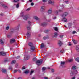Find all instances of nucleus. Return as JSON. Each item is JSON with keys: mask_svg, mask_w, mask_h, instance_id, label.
<instances>
[{"mask_svg": "<svg viewBox=\"0 0 79 79\" xmlns=\"http://www.w3.org/2000/svg\"><path fill=\"white\" fill-rule=\"evenodd\" d=\"M42 61H43L42 60H37L36 62V64H37V65H38V66H39L41 64H42Z\"/></svg>", "mask_w": 79, "mask_h": 79, "instance_id": "nucleus-2", "label": "nucleus"}, {"mask_svg": "<svg viewBox=\"0 0 79 79\" xmlns=\"http://www.w3.org/2000/svg\"><path fill=\"white\" fill-rule=\"evenodd\" d=\"M30 56H25V60H27L29 59Z\"/></svg>", "mask_w": 79, "mask_h": 79, "instance_id": "nucleus-10", "label": "nucleus"}, {"mask_svg": "<svg viewBox=\"0 0 79 79\" xmlns=\"http://www.w3.org/2000/svg\"><path fill=\"white\" fill-rule=\"evenodd\" d=\"M54 1H52L51 0H50L48 2V4H52L53 5L54 4Z\"/></svg>", "mask_w": 79, "mask_h": 79, "instance_id": "nucleus-8", "label": "nucleus"}, {"mask_svg": "<svg viewBox=\"0 0 79 79\" xmlns=\"http://www.w3.org/2000/svg\"><path fill=\"white\" fill-rule=\"evenodd\" d=\"M54 29V30L55 31H58V28H57L56 27H55Z\"/></svg>", "mask_w": 79, "mask_h": 79, "instance_id": "nucleus-39", "label": "nucleus"}, {"mask_svg": "<svg viewBox=\"0 0 79 79\" xmlns=\"http://www.w3.org/2000/svg\"><path fill=\"white\" fill-rule=\"evenodd\" d=\"M52 8H50L49 9L48 11V14H51L52 12Z\"/></svg>", "mask_w": 79, "mask_h": 79, "instance_id": "nucleus-9", "label": "nucleus"}, {"mask_svg": "<svg viewBox=\"0 0 79 79\" xmlns=\"http://www.w3.org/2000/svg\"><path fill=\"white\" fill-rule=\"evenodd\" d=\"M28 24H29V26H31V22L29 21H28Z\"/></svg>", "mask_w": 79, "mask_h": 79, "instance_id": "nucleus-40", "label": "nucleus"}, {"mask_svg": "<svg viewBox=\"0 0 79 79\" xmlns=\"http://www.w3.org/2000/svg\"><path fill=\"white\" fill-rule=\"evenodd\" d=\"M73 61V59H70L69 60V62H72Z\"/></svg>", "mask_w": 79, "mask_h": 79, "instance_id": "nucleus-45", "label": "nucleus"}, {"mask_svg": "<svg viewBox=\"0 0 79 79\" xmlns=\"http://www.w3.org/2000/svg\"><path fill=\"white\" fill-rule=\"evenodd\" d=\"M76 79V77L74 76V77H73L71 79Z\"/></svg>", "mask_w": 79, "mask_h": 79, "instance_id": "nucleus-58", "label": "nucleus"}, {"mask_svg": "<svg viewBox=\"0 0 79 79\" xmlns=\"http://www.w3.org/2000/svg\"><path fill=\"white\" fill-rule=\"evenodd\" d=\"M27 28L28 30H31V27L30 26V25H28L27 26Z\"/></svg>", "mask_w": 79, "mask_h": 79, "instance_id": "nucleus-19", "label": "nucleus"}, {"mask_svg": "<svg viewBox=\"0 0 79 79\" xmlns=\"http://www.w3.org/2000/svg\"><path fill=\"white\" fill-rule=\"evenodd\" d=\"M31 6H33V5H34V3H31Z\"/></svg>", "mask_w": 79, "mask_h": 79, "instance_id": "nucleus-63", "label": "nucleus"}, {"mask_svg": "<svg viewBox=\"0 0 79 79\" xmlns=\"http://www.w3.org/2000/svg\"><path fill=\"white\" fill-rule=\"evenodd\" d=\"M15 63H16V61L13 60L12 61V62L11 63V64H15Z\"/></svg>", "mask_w": 79, "mask_h": 79, "instance_id": "nucleus-26", "label": "nucleus"}, {"mask_svg": "<svg viewBox=\"0 0 79 79\" xmlns=\"http://www.w3.org/2000/svg\"><path fill=\"white\" fill-rule=\"evenodd\" d=\"M18 79H22V78L21 77H19Z\"/></svg>", "mask_w": 79, "mask_h": 79, "instance_id": "nucleus-64", "label": "nucleus"}, {"mask_svg": "<svg viewBox=\"0 0 79 79\" xmlns=\"http://www.w3.org/2000/svg\"><path fill=\"white\" fill-rule=\"evenodd\" d=\"M76 31H73L72 34H76Z\"/></svg>", "mask_w": 79, "mask_h": 79, "instance_id": "nucleus-50", "label": "nucleus"}, {"mask_svg": "<svg viewBox=\"0 0 79 79\" xmlns=\"http://www.w3.org/2000/svg\"><path fill=\"white\" fill-rule=\"evenodd\" d=\"M31 10V8H28V9H27L26 10V11H29V10Z\"/></svg>", "mask_w": 79, "mask_h": 79, "instance_id": "nucleus-43", "label": "nucleus"}, {"mask_svg": "<svg viewBox=\"0 0 79 79\" xmlns=\"http://www.w3.org/2000/svg\"><path fill=\"white\" fill-rule=\"evenodd\" d=\"M44 79H48V78L47 77H44Z\"/></svg>", "mask_w": 79, "mask_h": 79, "instance_id": "nucleus-62", "label": "nucleus"}, {"mask_svg": "<svg viewBox=\"0 0 79 79\" xmlns=\"http://www.w3.org/2000/svg\"><path fill=\"white\" fill-rule=\"evenodd\" d=\"M65 62H61V66H62L63 68L65 67Z\"/></svg>", "mask_w": 79, "mask_h": 79, "instance_id": "nucleus-4", "label": "nucleus"}, {"mask_svg": "<svg viewBox=\"0 0 79 79\" xmlns=\"http://www.w3.org/2000/svg\"><path fill=\"white\" fill-rule=\"evenodd\" d=\"M49 39V37L48 36H44L43 37V40H45L46 39Z\"/></svg>", "mask_w": 79, "mask_h": 79, "instance_id": "nucleus-17", "label": "nucleus"}, {"mask_svg": "<svg viewBox=\"0 0 79 79\" xmlns=\"http://www.w3.org/2000/svg\"><path fill=\"white\" fill-rule=\"evenodd\" d=\"M47 25V23L45 22L42 23L40 24L41 26H45Z\"/></svg>", "mask_w": 79, "mask_h": 79, "instance_id": "nucleus-5", "label": "nucleus"}, {"mask_svg": "<svg viewBox=\"0 0 79 79\" xmlns=\"http://www.w3.org/2000/svg\"><path fill=\"white\" fill-rule=\"evenodd\" d=\"M33 73H34V71H31L30 72V75H32V74Z\"/></svg>", "mask_w": 79, "mask_h": 79, "instance_id": "nucleus-48", "label": "nucleus"}, {"mask_svg": "<svg viewBox=\"0 0 79 79\" xmlns=\"http://www.w3.org/2000/svg\"><path fill=\"white\" fill-rule=\"evenodd\" d=\"M8 38H10L11 37V34H8L7 35Z\"/></svg>", "mask_w": 79, "mask_h": 79, "instance_id": "nucleus-28", "label": "nucleus"}, {"mask_svg": "<svg viewBox=\"0 0 79 79\" xmlns=\"http://www.w3.org/2000/svg\"><path fill=\"white\" fill-rule=\"evenodd\" d=\"M65 52V50H63L60 51V53H64Z\"/></svg>", "mask_w": 79, "mask_h": 79, "instance_id": "nucleus-32", "label": "nucleus"}, {"mask_svg": "<svg viewBox=\"0 0 79 79\" xmlns=\"http://www.w3.org/2000/svg\"><path fill=\"white\" fill-rule=\"evenodd\" d=\"M34 19H35L36 20H39L40 19V18H39V17H37V16H34L33 17Z\"/></svg>", "mask_w": 79, "mask_h": 79, "instance_id": "nucleus-11", "label": "nucleus"}, {"mask_svg": "<svg viewBox=\"0 0 79 79\" xmlns=\"http://www.w3.org/2000/svg\"><path fill=\"white\" fill-rule=\"evenodd\" d=\"M74 71H72L71 73H70V74L71 76H73V75H74Z\"/></svg>", "mask_w": 79, "mask_h": 79, "instance_id": "nucleus-33", "label": "nucleus"}, {"mask_svg": "<svg viewBox=\"0 0 79 79\" xmlns=\"http://www.w3.org/2000/svg\"><path fill=\"white\" fill-rule=\"evenodd\" d=\"M51 71L52 72H54V69H51Z\"/></svg>", "mask_w": 79, "mask_h": 79, "instance_id": "nucleus-54", "label": "nucleus"}, {"mask_svg": "<svg viewBox=\"0 0 79 79\" xmlns=\"http://www.w3.org/2000/svg\"><path fill=\"white\" fill-rule=\"evenodd\" d=\"M32 0H29L28 1H27V3H29V2H32Z\"/></svg>", "mask_w": 79, "mask_h": 79, "instance_id": "nucleus-44", "label": "nucleus"}, {"mask_svg": "<svg viewBox=\"0 0 79 79\" xmlns=\"http://www.w3.org/2000/svg\"><path fill=\"white\" fill-rule=\"evenodd\" d=\"M27 36V37H29L31 36V33L30 32H28L26 34Z\"/></svg>", "mask_w": 79, "mask_h": 79, "instance_id": "nucleus-15", "label": "nucleus"}, {"mask_svg": "<svg viewBox=\"0 0 79 79\" xmlns=\"http://www.w3.org/2000/svg\"><path fill=\"white\" fill-rule=\"evenodd\" d=\"M76 50L77 52H79V48L77 47V46H76Z\"/></svg>", "mask_w": 79, "mask_h": 79, "instance_id": "nucleus-27", "label": "nucleus"}, {"mask_svg": "<svg viewBox=\"0 0 79 79\" xmlns=\"http://www.w3.org/2000/svg\"><path fill=\"white\" fill-rule=\"evenodd\" d=\"M6 52H0V55H6Z\"/></svg>", "mask_w": 79, "mask_h": 79, "instance_id": "nucleus-7", "label": "nucleus"}, {"mask_svg": "<svg viewBox=\"0 0 79 79\" xmlns=\"http://www.w3.org/2000/svg\"><path fill=\"white\" fill-rule=\"evenodd\" d=\"M58 44L60 46H61V45H62V42H61L60 41H59L58 42Z\"/></svg>", "mask_w": 79, "mask_h": 79, "instance_id": "nucleus-31", "label": "nucleus"}, {"mask_svg": "<svg viewBox=\"0 0 79 79\" xmlns=\"http://www.w3.org/2000/svg\"><path fill=\"white\" fill-rule=\"evenodd\" d=\"M28 45L30 47H32L33 46V44L31 42H29L28 44Z\"/></svg>", "mask_w": 79, "mask_h": 79, "instance_id": "nucleus-16", "label": "nucleus"}, {"mask_svg": "<svg viewBox=\"0 0 79 79\" xmlns=\"http://www.w3.org/2000/svg\"><path fill=\"white\" fill-rule=\"evenodd\" d=\"M20 58V56H17L16 57L17 59H18V58Z\"/></svg>", "mask_w": 79, "mask_h": 79, "instance_id": "nucleus-61", "label": "nucleus"}, {"mask_svg": "<svg viewBox=\"0 0 79 79\" xmlns=\"http://www.w3.org/2000/svg\"><path fill=\"white\" fill-rule=\"evenodd\" d=\"M53 19H56V17H54L53 18Z\"/></svg>", "mask_w": 79, "mask_h": 79, "instance_id": "nucleus-59", "label": "nucleus"}, {"mask_svg": "<svg viewBox=\"0 0 79 79\" xmlns=\"http://www.w3.org/2000/svg\"><path fill=\"white\" fill-rule=\"evenodd\" d=\"M15 42V39H11L10 40V43L12 44V43H14Z\"/></svg>", "mask_w": 79, "mask_h": 79, "instance_id": "nucleus-21", "label": "nucleus"}, {"mask_svg": "<svg viewBox=\"0 0 79 79\" xmlns=\"http://www.w3.org/2000/svg\"><path fill=\"white\" fill-rule=\"evenodd\" d=\"M46 32H49V31H50V30H45V31Z\"/></svg>", "mask_w": 79, "mask_h": 79, "instance_id": "nucleus-60", "label": "nucleus"}, {"mask_svg": "<svg viewBox=\"0 0 79 79\" xmlns=\"http://www.w3.org/2000/svg\"><path fill=\"white\" fill-rule=\"evenodd\" d=\"M75 61L77 62H79V58H77L75 59Z\"/></svg>", "mask_w": 79, "mask_h": 79, "instance_id": "nucleus-30", "label": "nucleus"}, {"mask_svg": "<svg viewBox=\"0 0 79 79\" xmlns=\"http://www.w3.org/2000/svg\"><path fill=\"white\" fill-rule=\"evenodd\" d=\"M44 47H45V45H44V43H42V44L41 45L40 48H44Z\"/></svg>", "mask_w": 79, "mask_h": 79, "instance_id": "nucleus-20", "label": "nucleus"}, {"mask_svg": "<svg viewBox=\"0 0 79 79\" xmlns=\"http://www.w3.org/2000/svg\"><path fill=\"white\" fill-rule=\"evenodd\" d=\"M2 71L3 73H7V71L6 69H2Z\"/></svg>", "mask_w": 79, "mask_h": 79, "instance_id": "nucleus-14", "label": "nucleus"}, {"mask_svg": "<svg viewBox=\"0 0 79 79\" xmlns=\"http://www.w3.org/2000/svg\"><path fill=\"white\" fill-rule=\"evenodd\" d=\"M48 0H42L43 2H47Z\"/></svg>", "mask_w": 79, "mask_h": 79, "instance_id": "nucleus-49", "label": "nucleus"}, {"mask_svg": "<svg viewBox=\"0 0 79 79\" xmlns=\"http://www.w3.org/2000/svg\"><path fill=\"white\" fill-rule=\"evenodd\" d=\"M74 44H77V42L76 41H75L74 42H73Z\"/></svg>", "mask_w": 79, "mask_h": 79, "instance_id": "nucleus-55", "label": "nucleus"}, {"mask_svg": "<svg viewBox=\"0 0 79 79\" xmlns=\"http://www.w3.org/2000/svg\"><path fill=\"white\" fill-rule=\"evenodd\" d=\"M62 22H64V23H66L68 22V20L65 17H62Z\"/></svg>", "mask_w": 79, "mask_h": 79, "instance_id": "nucleus-3", "label": "nucleus"}, {"mask_svg": "<svg viewBox=\"0 0 79 79\" xmlns=\"http://www.w3.org/2000/svg\"><path fill=\"white\" fill-rule=\"evenodd\" d=\"M68 15V13L67 12H65L62 15V17H65V16H67Z\"/></svg>", "mask_w": 79, "mask_h": 79, "instance_id": "nucleus-6", "label": "nucleus"}, {"mask_svg": "<svg viewBox=\"0 0 79 79\" xmlns=\"http://www.w3.org/2000/svg\"><path fill=\"white\" fill-rule=\"evenodd\" d=\"M2 6L4 8H8V7L6 5L4 4H2Z\"/></svg>", "mask_w": 79, "mask_h": 79, "instance_id": "nucleus-24", "label": "nucleus"}, {"mask_svg": "<svg viewBox=\"0 0 79 79\" xmlns=\"http://www.w3.org/2000/svg\"><path fill=\"white\" fill-rule=\"evenodd\" d=\"M45 69H46V68L45 67H44L42 68V70L43 71H45Z\"/></svg>", "mask_w": 79, "mask_h": 79, "instance_id": "nucleus-37", "label": "nucleus"}, {"mask_svg": "<svg viewBox=\"0 0 79 79\" xmlns=\"http://www.w3.org/2000/svg\"><path fill=\"white\" fill-rule=\"evenodd\" d=\"M72 69L75 70V69H76V67L75 66H73L72 67Z\"/></svg>", "mask_w": 79, "mask_h": 79, "instance_id": "nucleus-35", "label": "nucleus"}, {"mask_svg": "<svg viewBox=\"0 0 79 79\" xmlns=\"http://www.w3.org/2000/svg\"><path fill=\"white\" fill-rule=\"evenodd\" d=\"M58 33L55 32L54 34V37H56L58 36Z\"/></svg>", "mask_w": 79, "mask_h": 79, "instance_id": "nucleus-18", "label": "nucleus"}, {"mask_svg": "<svg viewBox=\"0 0 79 79\" xmlns=\"http://www.w3.org/2000/svg\"><path fill=\"white\" fill-rule=\"evenodd\" d=\"M35 49V47L34 46H31L30 48V50H32V51H34Z\"/></svg>", "mask_w": 79, "mask_h": 79, "instance_id": "nucleus-12", "label": "nucleus"}, {"mask_svg": "<svg viewBox=\"0 0 79 79\" xmlns=\"http://www.w3.org/2000/svg\"><path fill=\"white\" fill-rule=\"evenodd\" d=\"M65 2L66 3V4H68V1H65Z\"/></svg>", "mask_w": 79, "mask_h": 79, "instance_id": "nucleus-56", "label": "nucleus"}, {"mask_svg": "<svg viewBox=\"0 0 79 79\" xmlns=\"http://www.w3.org/2000/svg\"><path fill=\"white\" fill-rule=\"evenodd\" d=\"M9 29H10V27H9V26H7L6 27V30H9Z\"/></svg>", "mask_w": 79, "mask_h": 79, "instance_id": "nucleus-36", "label": "nucleus"}, {"mask_svg": "<svg viewBox=\"0 0 79 79\" xmlns=\"http://www.w3.org/2000/svg\"><path fill=\"white\" fill-rule=\"evenodd\" d=\"M17 71H18V70H15L14 71V73H16V72H17Z\"/></svg>", "mask_w": 79, "mask_h": 79, "instance_id": "nucleus-57", "label": "nucleus"}, {"mask_svg": "<svg viewBox=\"0 0 79 79\" xmlns=\"http://www.w3.org/2000/svg\"><path fill=\"white\" fill-rule=\"evenodd\" d=\"M55 79H61V77H56Z\"/></svg>", "mask_w": 79, "mask_h": 79, "instance_id": "nucleus-42", "label": "nucleus"}, {"mask_svg": "<svg viewBox=\"0 0 79 79\" xmlns=\"http://www.w3.org/2000/svg\"><path fill=\"white\" fill-rule=\"evenodd\" d=\"M59 37H60V38H63V35H60L59 36Z\"/></svg>", "mask_w": 79, "mask_h": 79, "instance_id": "nucleus-52", "label": "nucleus"}, {"mask_svg": "<svg viewBox=\"0 0 79 79\" xmlns=\"http://www.w3.org/2000/svg\"><path fill=\"white\" fill-rule=\"evenodd\" d=\"M58 10H56L55 12V15H58Z\"/></svg>", "mask_w": 79, "mask_h": 79, "instance_id": "nucleus-41", "label": "nucleus"}, {"mask_svg": "<svg viewBox=\"0 0 79 79\" xmlns=\"http://www.w3.org/2000/svg\"><path fill=\"white\" fill-rule=\"evenodd\" d=\"M9 69L11 70L12 69H13V68L12 67V66H10L9 67Z\"/></svg>", "mask_w": 79, "mask_h": 79, "instance_id": "nucleus-38", "label": "nucleus"}, {"mask_svg": "<svg viewBox=\"0 0 79 79\" xmlns=\"http://www.w3.org/2000/svg\"><path fill=\"white\" fill-rule=\"evenodd\" d=\"M72 25H73V24L72 23H71L70 22L69 23V26L70 27H71V26H72Z\"/></svg>", "mask_w": 79, "mask_h": 79, "instance_id": "nucleus-47", "label": "nucleus"}, {"mask_svg": "<svg viewBox=\"0 0 79 79\" xmlns=\"http://www.w3.org/2000/svg\"><path fill=\"white\" fill-rule=\"evenodd\" d=\"M45 7L44 6H42L41 7V9H40V11H44L45 10Z\"/></svg>", "mask_w": 79, "mask_h": 79, "instance_id": "nucleus-13", "label": "nucleus"}, {"mask_svg": "<svg viewBox=\"0 0 79 79\" xmlns=\"http://www.w3.org/2000/svg\"><path fill=\"white\" fill-rule=\"evenodd\" d=\"M25 67H23L22 68V70H23L24 69H25Z\"/></svg>", "mask_w": 79, "mask_h": 79, "instance_id": "nucleus-53", "label": "nucleus"}, {"mask_svg": "<svg viewBox=\"0 0 79 79\" xmlns=\"http://www.w3.org/2000/svg\"><path fill=\"white\" fill-rule=\"evenodd\" d=\"M20 26V24H19L16 27V29H19V27Z\"/></svg>", "mask_w": 79, "mask_h": 79, "instance_id": "nucleus-34", "label": "nucleus"}, {"mask_svg": "<svg viewBox=\"0 0 79 79\" xmlns=\"http://www.w3.org/2000/svg\"><path fill=\"white\" fill-rule=\"evenodd\" d=\"M59 12H63V10L61 9H59Z\"/></svg>", "mask_w": 79, "mask_h": 79, "instance_id": "nucleus-51", "label": "nucleus"}, {"mask_svg": "<svg viewBox=\"0 0 79 79\" xmlns=\"http://www.w3.org/2000/svg\"><path fill=\"white\" fill-rule=\"evenodd\" d=\"M20 16L21 17H23V19L25 21H27L29 17L27 15H25L24 16V12L22 11L20 13Z\"/></svg>", "mask_w": 79, "mask_h": 79, "instance_id": "nucleus-1", "label": "nucleus"}, {"mask_svg": "<svg viewBox=\"0 0 79 79\" xmlns=\"http://www.w3.org/2000/svg\"><path fill=\"white\" fill-rule=\"evenodd\" d=\"M14 31H15V29L14 28H11L10 30V32L11 33H13V32H14Z\"/></svg>", "mask_w": 79, "mask_h": 79, "instance_id": "nucleus-25", "label": "nucleus"}, {"mask_svg": "<svg viewBox=\"0 0 79 79\" xmlns=\"http://www.w3.org/2000/svg\"><path fill=\"white\" fill-rule=\"evenodd\" d=\"M29 70H26L24 72V73H25V74H28V73H29Z\"/></svg>", "mask_w": 79, "mask_h": 79, "instance_id": "nucleus-22", "label": "nucleus"}, {"mask_svg": "<svg viewBox=\"0 0 79 79\" xmlns=\"http://www.w3.org/2000/svg\"><path fill=\"white\" fill-rule=\"evenodd\" d=\"M19 4H18L16 5V8H19Z\"/></svg>", "mask_w": 79, "mask_h": 79, "instance_id": "nucleus-46", "label": "nucleus"}, {"mask_svg": "<svg viewBox=\"0 0 79 79\" xmlns=\"http://www.w3.org/2000/svg\"><path fill=\"white\" fill-rule=\"evenodd\" d=\"M3 41L2 40H0V44L1 45H3Z\"/></svg>", "mask_w": 79, "mask_h": 79, "instance_id": "nucleus-23", "label": "nucleus"}, {"mask_svg": "<svg viewBox=\"0 0 79 79\" xmlns=\"http://www.w3.org/2000/svg\"><path fill=\"white\" fill-rule=\"evenodd\" d=\"M37 60V58L35 57H34L33 59V61H35Z\"/></svg>", "mask_w": 79, "mask_h": 79, "instance_id": "nucleus-29", "label": "nucleus"}]
</instances>
